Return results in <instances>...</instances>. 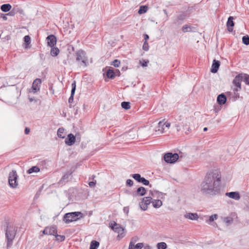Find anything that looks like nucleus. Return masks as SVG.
I'll return each mask as SVG.
<instances>
[{
  "mask_svg": "<svg viewBox=\"0 0 249 249\" xmlns=\"http://www.w3.org/2000/svg\"><path fill=\"white\" fill-rule=\"evenodd\" d=\"M184 217L192 220H196L198 218V216L196 213H188L184 214Z\"/></svg>",
  "mask_w": 249,
  "mask_h": 249,
  "instance_id": "nucleus-21",
  "label": "nucleus"
},
{
  "mask_svg": "<svg viewBox=\"0 0 249 249\" xmlns=\"http://www.w3.org/2000/svg\"><path fill=\"white\" fill-rule=\"evenodd\" d=\"M220 65V62L219 61L214 59L213 60L212 68L211 69V71L214 73L217 72L219 69Z\"/></svg>",
  "mask_w": 249,
  "mask_h": 249,
  "instance_id": "nucleus-15",
  "label": "nucleus"
},
{
  "mask_svg": "<svg viewBox=\"0 0 249 249\" xmlns=\"http://www.w3.org/2000/svg\"><path fill=\"white\" fill-rule=\"evenodd\" d=\"M5 237L7 241V248H10L13 244V241L17 233V228L13 224L5 223L4 225Z\"/></svg>",
  "mask_w": 249,
  "mask_h": 249,
  "instance_id": "nucleus-2",
  "label": "nucleus"
},
{
  "mask_svg": "<svg viewBox=\"0 0 249 249\" xmlns=\"http://www.w3.org/2000/svg\"><path fill=\"white\" fill-rule=\"evenodd\" d=\"M41 84V80L39 78H36L34 81L32 87L34 92H36L39 90Z\"/></svg>",
  "mask_w": 249,
  "mask_h": 249,
  "instance_id": "nucleus-14",
  "label": "nucleus"
},
{
  "mask_svg": "<svg viewBox=\"0 0 249 249\" xmlns=\"http://www.w3.org/2000/svg\"><path fill=\"white\" fill-rule=\"evenodd\" d=\"M12 8V6L9 4H4L0 6V9L4 12H7L9 11Z\"/></svg>",
  "mask_w": 249,
  "mask_h": 249,
  "instance_id": "nucleus-23",
  "label": "nucleus"
},
{
  "mask_svg": "<svg viewBox=\"0 0 249 249\" xmlns=\"http://www.w3.org/2000/svg\"><path fill=\"white\" fill-rule=\"evenodd\" d=\"M106 76L109 79H113L115 77V73L113 70L111 69H108L106 72Z\"/></svg>",
  "mask_w": 249,
  "mask_h": 249,
  "instance_id": "nucleus-22",
  "label": "nucleus"
},
{
  "mask_svg": "<svg viewBox=\"0 0 249 249\" xmlns=\"http://www.w3.org/2000/svg\"><path fill=\"white\" fill-rule=\"evenodd\" d=\"M187 17V13L185 12H181L179 15L177 16L174 20V24L177 26H179L182 24Z\"/></svg>",
  "mask_w": 249,
  "mask_h": 249,
  "instance_id": "nucleus-9",
  "label": "nucleus"
},
{
  "mask_svg": "<svg viewBox=\"0 0 249 249\" xmlns=\"http://www.w3.org/2000/svg\"><path fill=\"white\" fill-rule=\"evenodd\" d=\"M142 49L145 51H147L149 50V45L147 41H145L142 46Z\"/></svg>",
  "mask_w": 249,
  "mask_h": 249,
  "instance_id": "nucleus-43",
  "label": "nucleus"
},
{
  "mask_svg": "<svg viewBox=\"0 0 249 249\" xmlns=\"http://www.w3.org/2000/svg\"><path fill=\"white\" fill-rule=\"evenodd\" d=\"M133 185V181L130 179L126 180V185L127 186L131 187Z\"/></svg>",
  "mask_w": 249,
  "mask_h": 249,
  "instance_id": "nucleus-45",
  "label": "nucleus"
},
{
  "mask_svg": "<svg viewBox=\"0 0 249 249\" xmlns=\"http://www.w3.org/2000/svg\"><path fill=\"white\" fill-rule=\"evenodd\" d=\"M226 196L236 200H238L240 198V194L238 192L226 193Z\"/></svg>",
  "mask_w": 249,
  "mask_h": 249,
  "instance_id": "nucleus-18",
  "label": "nucleus"
},
{
  "mask_svg": "<svg viewBox=\"0 0 249 249\" xmlns=\"http://www.w3.org/2000/svg\"><path fill=\"white\" fill-rule=\"evenodd\" d=\"M139 182L142 183L144 185H148L149 184V181L143 177L141 178Z\"/></svg>",
  "mask_w": 249,
  "mask_h": 249,
  "instance_id": "nucleus-42",
  "label": "nucleus"
},
{
  "mask_svg": "<svg viewBox=\"0 0 249 249\" xmlns=\"http://www.w3.org/2000/svg\"><path fill=\"white\" fill-rule=\"evenodd\" d=\"M71 173H70V174H66L64 175L63 176V177H62V179L63 180H66V179H68V178H69V176L71 175Z\"/></svg>",
  "mask_w": 249,
  "mask_h": 249,
  "instance_id": "nucleus-48",
  "label": "nucleus"
},
{
  "mask_svg": "<svg viewBox=\"0 0 249 249\" xmlns=\"http://www.w3.org/2000/svg\"><path fill=\"white\" fill-rule=\"evenodd\" d=\"M46 39L47 40L48 46L52 48L55 45L56 43V37L53 35L48 36Z\"/></svg>",
  "mask_w": 249,
  "mask_h": 249,
  "instance_id": "nucleus-13",
  "label": "nucleus"
},
{
  "mask_svg": "<svg viewBox=\"0 0 249 249\" xmlns=\"http://www.w3.org/2000/svg\"><path fill=\"white\" fill-rule=\"evenodd\" d=\"M125 192H126V194H127L128 195L131 194V193H130V192L129 191L126 190Z\"/></svg>",
  "mask_w": 249,
  "mask_h": 249,
  "instance_id": "nucleus-57",
  "label": "nucleus"
},
{
  "mask_svg": "<svg viewBox=\"0 0 249 249\" xmlns=\"http://www.w3.org/2000/svg\"><path fill=\"white\" fill-rule=\"evenodd\" d=\"M99 242L95 240H92L90 242L89 249H97V248L99 247Z\"/></svg>",
  "mask_w": 249,
  "mask_h": 249,
  "instance_id": "nucleus-29",
  "label": "nucleus"
},
{
  "mask_svg": "<svg viewBox=\"0 0 249 249\" xmlns=\"http://www.w3.org/2000/svg\"><path fill=\"white\" fill-rule=\"evenodd\" d=\"M149 61L148 60H140L139 63L142 67H146L147 66V64L149 63Z\"/></svg>",
  "mask_w": 249,
  "mask_h": 249,
  "instance_id": "nucleus-39",
  "label": "nucleus"
},
{
  "mask_svg": "<svg viewBox=\"0 0 249 249\" xmlns=\"http://www.w3.org/2000/svg\"><path fill=\"white\" fill-rule=\"evenodd\" d=\"M233 221L232 218L231 217H225L224 219V221L227 224V225L231 224Z\"/></svg>",
  "mask_w": 249,
  "mask_h": 249,
  "instance_id": "nucleus-41",
  "label": "nucleus"
},
{
  "mask_svg": "<svg viewBox=\"0 0 249 249\" xmlns=\"http://www.w3.org/2000/svg\"><path fill=\"white\" fill-rule=\"evenodd\" d=\"M54 236L56 238V240L58 241L61 242L65 239V236L64 235H58L57 233Z\"/></svg>",
  "mask_w": 249,
  "mask_h": 249,
  "instance_id": "nucleus-37",
  "label": "nucleus"
},
{
  "mask_svg": "<svg viewBox=\"0 0 249 249\" xmlns=\"http://www.w3.org/2000/svg\"><path fill=\"white\" fill-rule=\"evenodd\" d=\"M242 39L243 44L246 45H249V36L248 35L243 36Z\"/></svg>",
  "mask_w": 249,
  "mask_h": 249,
  "instance_id": "nucleus-34",
  "label": "nucleus"
},
{
  "mask_svg": "<svg viewBox=\"0 0 249 249\" xmlns=\"http://www.w3.org/2000/svg\"><path fill=\"white\" fill-rule=\"evenodd\" d=\"M153 206L155 208H160L162 204V201L160 199H154L152 202Z\"/></svg>",
  "mask_w": 249,
  "mask_h": 249,
  "instance_id": "nucleus-24",
  "label": "nucleus"
},
{
  "mask_svg": "<svg viewBox=\"0 0 249 249\" xmlns=\"http://www.w3.org/2000/svg\"><path fill=\"white\" fill-rule=\"evenodd\" d=\"M218 215L216 214H214L209 216V218L208 220H206V222L210 223L213 222L214 220L217 218Z\"/></svg>",
  "mask_w": 249,
  "mask_h": 249,
  "instance_id": "nucleus-35",
  "label": "nucleus"
},
{
  "mask_svg": "<svg viewBox=\"0 0 249 249\" xmlns=\"http://www.w3.org/2000/svg\"><path fill=\"white\" fill-rule=\"evenodd\" d=\"M150 194H151V196H153V193H152V192H150Z\"/></svg>",
  "mask_w": 249,
  "mask_h": 249,
  "instance_id": "nucleus-60",
  "label": "nucleus"
},
{
  "mask_svg": "<svg viewBox=\"0 0 249 249\" xmlns=\"http://www.w3.org/2000/svg\"><path fill=\"white\" fill-rule=\"evenodd\" d=\"M227 101V97L224 93H221L218 95L217 97V102L219 105H224Z\"/></svg>",
  "mask_w": 249,
  "mask_h": 249,
  "instance_id": "nucleus-19",
  "label": "nucleus"
},
{
  "mask_svg": "<svg viewBox=\"0 0 249 249\" xmlns=\"http://www.w3.org/2000/svg\"><path fill=\"white\" fill-rule=\"evenodd\" d=\"M57 229L56 226H52L51 227H46L43 231V233L46 235H55L56 234Z\"/></svg>",
  "mask_w": 249,
  "mask_h": 249,
  "instance_id": "nucleus-11",
  "label": "nucleus"
},
{
  "mask_svg": "<svg viewBox=\"0 0 249 249\" xmlns=\"http://www.w3.org/2000/svg\"><path fill=\"white\" fill-rule=\"evenodd\" d=\"M180 125L184 126V124H183V122L181 123L180 124H179V123L175 124V126L176 127L177 130L178 131H179L180 130Z\"/></svg>",
  "mask_w": 249,
  "mask_h": 249,
  "instance_id": "nucleus-46",
  "label": "nucleus"
},
{
  "mask_svg": "<svg viewBox=\"0 0 249 249\" xmlns=\"http://www.w3.org/2000/svg\"><path fill=\"white\" fill-rule=\"evenodd\" d=\"M243 80L246 85H249V75L247 74H243Z\"/></svg>",
  "mask_w": 249,
  "mask_h": 249,
  "instance_id": "nucleus-38",
  "label": "nucleus"
},
{
  "mask_svg": "<svg viewBox=\"0 0 249 249\" xmlns=\"http://www.w3.org/2000/svg\"><path fill=\"white\" fill-rule=\"evenodd\" d=\"M221 175L215 170L207 173L200 185V191L205 196H212L220 193Z\"/></svg>",
  "mask_w": 249,
  "mask_h": 249,
  "instance_id": "nucleus-1",
  "label": "nucleus"
},
{
  "mask_svg": "<svg viewBox=\"0 0 249 249\" xmlns=\"http://www.w3.org/2000/svg\"><path fill=\"white\" fill-rule=\"evenodd\" d=\"M138 239V238L137 237H134L132 238L129 245L128 249H133L132 248L134 247V245H135V243L137 241Z\"/></svg>",
  "mask_w": 249,
  "mask_h": 249,
  "instance_id": "nucleus-32",
  "label": "nucleus"
},
{
  "mask_svg": "<svg viewBox=\"0 0 249 249\" xmlns=\"http://www.w3.org/2000/svg\"><path fill=\"white\" fill-rule=\"evenodd\" d=\"M124 212L126 214H128L129 213V207H124L123 209Z\"/></svg>",
  "mask_w": 249,
  "mask_h": 249,
  "instance_id": "nucleus-51",
  "label": "nucleus"
},
{
  "mask_svg": "<svg viewBox=\"0 0 249 249\" xmlns=\"http://www.w3.org/2000/svg\"><path fill=\"white\" fill-rule=\"evenodd\" d=\"M83 217V213L80 212H74L66 213L63 218V221L66 223L77 221Z\"/></svg>",
  "mask_w": 249,
  "mask_h": 249,
  "instance_id": "nucleus-4",
  "label": "nucleus"
},
{
  "mask_svg": "<svg viewBox=\"0 0 249 249\" xmlns=\"http://www.w3.org/2000/svg\"><path fill=\"white\" fill-rule=\"evenodd\" d=\"M142 6L140 7V9H139V14H142V13H145V12H146V10H144V11H143V12H142Z\"/></svg>",
  "mask_w": 249,
  "mask_h": 249,
  "instance_id": "nucleus-53",
  "label": "nucleus"
},
{
  "mask_svg": "<svg viewBox=\"0 0 249 249\" xmlns=\"http://www.w3.org/2000/svg\"><path fill=\"white\" fill-rule=\"evenodd\" d=\"M182 157V155L179 156L177 153H167L164 155V160L167 163H174Z\"/></svg>",
  "mask_w": 249,
  "mask_h": 249,
  "instance_id": "nucleus-5",
  "label": "nucleus"
},
{
  "mask_svg": "<svg viewBox=\"0 0 249 249\" xmlns=\"http://www.w3.org/2000/svg\"><path fill=\"white\" fill-rule=\"evenodd\" d=\"M76 135L74 136L72 133L69 134L65 140V143L69 146L73 145L76 141Z\"/></svg>",
  "mask_w": 249,
  "mask_h": 249,
  "instance_id": "nucleus-10",
  "label": "nucleus"
},
{
  "mask_svg": "<svg viewBox=\"0 0 249 249\" xmlns=\"http://www.w3.org/2000/svg\"><path fill=\"white\" fill-rule=\"evenodd\" d=\"M144 249H150V247L148 245L144 247Z\"/></svg>",
  "mask_w": 249,
  "mask_h": 249,
  "instance_id": "nucleus-56",
  "label": "nucleus"
},
{
  "mask_svg": "<svg viewBox=\"0 0 249 249\" xmlns=\"http://www.w3.org/2000/svg\"><path fill=\"white\" fill-rule=\"evenodd\" d=\"M120 64V61L118 59L114 60L111 63V65L114 66L115 67H118Z\"/></svg>",
  "mask_w": 249,
  "mask_h": 249,
  "instance_id": "nucleus-44",
  "label": "nucleus"
},
{
  "mask_svg": "<svg viewBox=\"0 0 249 249\" xmlns=\"http://www.w3.org/2000/svg\"><path fill=\"white\" fill-rule=\"evenodd\" d=\"M121 107L124 109L127 110L130 108V103L129 102H123L121 103Z\"/></svg>",
  "mask_w": 249,
  "mask_h": 249,
  "instance_id": "nucleus-33",
  "label": "nucleus"
},
{
  "mask_svg": "<svg viewBox=\"0 0 249 249\" xmlns=\"http://www.w3.org/2000/svg\"><path fill=\"white\" fill-rule=\"evenodd\" d=\"M157 248L158 249H166L167 245L165 242H160L157 244Z\"/></svg>",
  "mask_w": 249,
  "mask_h": 249,
  "instance_id": "nucleus-36",
  "label": "nucleus"
},
{
  "mask_svg": "<svg viewBox=\"0 0 249 249\" xmlns=\"http://www.w3.org/2000/svg\"><path fill=\"white\" fill-rule=\"evenodd\" d=\"M248 3H249V0H248Z\"/></svg>",
  "mask_w": 249,
  "mask_h": 249,
  "instance_id": "nucleus-64",
  "label": "nucleus"
},
{
  "mask_svg": "<svg viewBox=\"0 0 249 249\" xmlns=\"http://www.w3.org/2000/svg\"><path fill=\"white\" fill-rule=\"evenodd\" d=\"M208 130L207 127H204L203 129L204 131H206Z\"/></svg>",
  "mask_w": 249,
  "mask_h": 249,
  "instance_id": "nucleus-59",
  "label": "nucleus"
},
{
  "mask_svg": "<svg viewBox=\"0 0 249 249\" xmlns=\"http://www.w3.org/2000/svg\"><path fill=\"white\" fill-rule=\"evenodd\" d=\"M15 12L13 10L10 11L8 13L6 14L7 16H14L15 15Z\"/></svg>",
  "mask_w": 249,
  "mask_h": 249,
  "instance_id": "nucleus-49",
  "label": "nucleus"
},
{
  "mask_svg": "<svg viewBox=\"0 0 249 249\" xmlns=\"http://www.w3.org/2000/svg\"><path fill=\"white\" fill-rule=\"evenodd\" d=\"M178 120H179V121H181V118H179V119H178Z\"/></svg>",
  "mask_w": 249,
  "mask_h": 249,
  "instance_id": "nucleus-63",
  "label": "nucleus"
},
{
  "mask_svg": "<svg viewBox=\"0 0 249 249\" xmlns=\"http://www.w3.org/2000/svg\"><path fill=\"white\" fill-rule=\"evenodd\" d=\"M110 227L111 228L113 231L116 232L118 233V236H120L122 237L124 236V229L123 228L120 224H117L115 221H113L110 223Z\"/></svg>",
  "mask_w": 249,
  "mask_h": 249,
  "instance_id": "nucleus-7",
  "label": "nucleus"
},
{
  "mask_svg": "<svg viewBox=\"0 0 249 249\" xmlns=\"http://www.w3.org/2000/svg\"><path fill=\"white\" fill-rule=\"evenodd\" d=\"M77 109L76 110V112L75 113V114H76L77 113Z\"/></svg>",
  "mask_w": 249,
  "mask_h": 249,
  "instance_id": "nucleus-62",
  "label": "nucleus"
},
{
  "mask_svg": "<svg viewBox=\"0 0 249 249\" xmlns=\"http://www.w3.org/2000/svg\"><path fill=\"white\" fill-rule=\"evenodd\" d=\"M18 176L16 170H13L9 173L8 177V182L10 187L12 188H16L18 186Z\"/></svg>",
  "mask_w": 249,
  "mask_h": 249,
  "instance_id": "nucleus-6",
  "label": "nucleus"
},
{
  "mask_svg": "<svg viewBox=\"0 0 249 249\" xmlns=\"http://www.w3.org/2000/svg\"><path fill=\"white\" fill-rule=\"evenodd\" d=\"M144 39H145V41H147V40L149 39L148 35L147 34H144Z\"/></svg>",
  "mask_w": 249,
  "mask_h": 249,
  "instance_id": "nucleus-55",
  "label": "nucleus"
},
{
  "mask_svg": "<svg viewBox=\"0 0 249 249\" xmlns=\"http://www.w3.org/2000/svg\"><path fill=\"white\" fill-rule=\"evenodd\" d=\"M96 183V180L95 181H90L89 183V185L90 187H93L95 185Z\"/></svg>",
  "mask_w": 249,
  "mask_h": 249,
  "instance_id": "nucleus-47",
  "label": "nucleus"
},
{
  "mask_svg": "<svg viewBox=\"0 0 249 249\" xmlns=\"http://www.w3.org/2000/svg\"><path fill=\"white\" fill-rule=\"evenodd\" d=\"M233 17L230 16L228 18V21L227 22V30L229 32H231L233 31V27L234 25V23L233 21Z\"/></svg>",
  "mask_w": 249,
  "mask_h": 249,
  "instance_id": "nucleus-17",
  "label": "nucleus"
},
{
  "mask_svg": "<svg viewBox=\"0 0 249 249\" xmlns=\"http://www.w3.org/2000/svg\"><path fill=\"white\" fill-rule=\"evenodd\" d=\"M25 134H28L30 132V129L28 127H26L24 130Z\"/></svg>",
  "mask_w": 249,
  "mask_h": 249,
  "instance_id": "nucleus-52",
  "label": "nucleus"
},
{
  "mask_svg": "<svg viewBox=\"0 0 249 249\" xmlns=\"http://www.w3.org/2000/svg\"><path fill=\"white\" fill-rule=\"evenodd\" d=\"M76 90V82L74 81L71 84V94L69 98V103H71L73 101V96Z\"/></svg>",
  "mask_w": 249,
  "mask_h": 249,
  "instance_id": "nucleus-20",
  "label": "nucleus"
},
{
  "mask_svg": "<svg viewBox=\"0 0 249 249\" xmlns=\"http://www.w3.org/2000/svg\"><path fill=\"white\" fill-rule=\"evenodd\" d=\"M243 74H239L235 76L233 80V84L239 88V89H241V82L243 80Z\"/></svg>",
  "mask_w": 249,
  "mask_h": 249,
  "instance_id": "nucleus-12",
  "label": "nucleus"
},
{
  "mask_svg": "<svg viewBox=\"0 0 249 249\" xmlns=\"http://www.w3.org/2000/svg\"><path fill=\"white\" fill-rule=\"evenodd\" d=\"M65 129L63 127L59 128L57 130V136L59 138L64 139L66 134L64 133Z\"/></svg>",
  "mask_w": 249,
  "mask_h": 249,
  "instance_id": "nucleus-26",
  "label": "nucleus"
},
{
  "mask_svg": "<svg viewBox=\"0 0 249 249\" xmlns=\"http://www.w3.org/2000/svg\"><path fill=\"white\" fill-rule=\"evenodd\" d=\"M132 178L135 179L136 180H137L138 182H140V179L142 178L140 174H134L132 175Z\"/></svg>",
  "mask_w": 249,
  "mask_h": 249,
  "instance_id": "nucleus-40",
  "label": "nucleus"
},
{
  "mask_svg": "<svg viewBox=\"0 0 249 249\" xmlns=\"http://www.w3.org/2000/svg\"><path fill=\"white\" fill-rule=\"evenodd\" d=\"M152 200L153 199L151 196L142 198V201L139 203L141 209L143 211H146L148 208L147 206L152 203Z\"/></svg>",
  "mask_w": 249,
  "mask_h": 249,
  "instance_id": "nucleus-8",
  "label": "nucleus"
},
{
  "mask_svg": "<svg viewBox=\"0 0 249 249\" xmlns=\"http://www.w3.org/2000/svg\"><path fill=\"white\" fill-rule=\"evenodd\" d=\"M24 41L25 44V48H28L30 47L29 45L31 43V38L29 36H25L24 37Z\"/></svg>",
  "mask_w": 249,
  "mask_h": 249,
  "instance_id": "nucleus-28",
  "label": "nucleus"
},
{
  "mask_svg": "<svg viewBox=\"0 0 249 249\" xmlns=\"http://www.w3.org/2000/svg\"><path fill=\"white\" fill-rule=\"evenodd\" d=\"M40 171V169L37 166H34L28 169L27 171V173L29 174H32L33 173H37Z\"/></svg>",
  "mask_w": 249,
  "mask_h": 249,
  "instance_id": "nucleus-25",
  "label": "nucleus"
},
{
  "mask_svg": "<svg viewBox=\"0 0 249 249\" xmlns=\"http://www.w3.org/2000/svg\"><path fill=\"white\" fill-rule=\"evenodd\" d=\"M165 124L163 121H160L158 124V129L156 130V131H160L161 133H163L164 132V130L165 129Z\"/></svg>",
  "mask_w": 249,
  "mask_h": 249,
  "instance_id": "nucleus-27",
  "label": "nucleus"
},
{
  "mask_svg": "<svg viewBox=\"0 0 249 249\" xmlns=\"http://www.w3.org/2000/svg\"><path fill=\"white\" fill-rule=\"evenodd\" d=\"M164 124H165L164 126L165 127H167L168 128H169L170 126V124L169 123H167V122L164 123Z\"/></svg>",
  "mask_w": 249,
  "mask_h": 249,
  "instance_id": "nucleus-54",
  "label": "nucleus"
},
{
  "mask_svg": "<svg viewBox=\"0 0 249 249\" xmlns=\"http://www.w3.org/2000/svg\"><path fill=\"white\" fill-rule=\"evenodd\" d=\"M194 28V27H191L188 24H185L182 27V31L184 33L192 32V29Z\"/></svg>",
  "mask_w": 249,
  "mask_h": 249,
  "instance_id": "nucleus-30",
  "label": "nucleus"
},
{
  "mask_svg": "<svg viewBox=\"0 0 249 249\" xmlns=\"http://www.w3.org/2000/svg\"><path fill=\"white\" fill-rule=\"evenodd\" d=\"M59 53V50L57 48L52 47L51 50V54L52 56H57Z\"/></svg>",
  "mask_w": 249,
  "mask_h": 249,
  "instance_id": "nucleus-31",
  "label": "nucleus"
},
{
  "mask_svg": "<svg viewBox=\"0 0 249 249\" xmlns=\"http://www.w3.org/2000/svg\"><path fill=\"white\" fill-rule=\"evenodd\" d=\"M238 89H239V88H236V89H233V91H234V92H235V91H237L238 90Z\"/></svg>",
  "mask_w": 249,
  "mask_h": 249,
  "instance_id": "nucleus-58",
  "label": "nucleus"
},
{
  "mask_svg": "<svg viewBox=\"0 0 249 249\" xmlns=\"http://www.w3.org/2000/svg\"><path fill=\"white\" fill-rule=\"evenodd\" d=\"M76 61L80 66L86 67L88 64V60L85 51L80 50L76 53Z\"/></svg>",
  "mask_w": 249,
  "mask_h": 249,
  "instance_id": "nucleus-3",
  "label": "nucleus"
},
{
  "mask_svg": "<svg viewBox=\"0 0 249 249\" xmlns=\"http://www.w3.org/2000/svg\"><path fill=\"white\" fill-rule=\"evenodd\" d=\"M30 101H32L33 100L32 98L30 99Z\"/></svg>",
  "mask_w": 249,
  "mask_h": 249,
  "instance_id": "nucleus-61",
  "label": "nucleus"
},
{
  "mask_svg": "<svg viewBox=\"0 0 249 249\" xmlns=\"http://www.w3.org/2000/svg\"><path fill=\"white\" fill-rule=\"evenodd\" d=\"M146 192V191L144 187H140L137 189L136 191L133 192L132 195L134 196H143L145 195Z\"/></svg>",
  "mask_w": 249,
  "mask_h": 249,
  "instance_id": "nucleus-16",
  "label": "nucleus"
},
{
  "mask_svg": "<svg viewBox=\"0 0 249 249\" xmlns=\"http://www.w3.org/2000/svg\"><path fill=\"white\" fill-rule=\"evenodd\" d=\"M0 17L2 18L4 20H6L7 19L6 14H1Z\"/></svg>",
  "mask_w": 249,
  "mask_h": 249,
  "instance_id": "nucleus-50",
  "label": "nucleus"
}]
</instances>
